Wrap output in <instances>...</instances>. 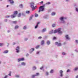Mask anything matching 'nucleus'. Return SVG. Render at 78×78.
<instances>
[{"instance_id":"obj_1","label":"nucleus","mask_w":78,"mask_h":78,"mask_svg":"<svg viewBox=\"0 0 78 78\" xmlns=\"http://www.w3.org/2000/svg\"><path fill=\"white\" fill-rule=\"evenodd\" d=\"M61 28H60L58 29L55 30L54 31V33L56 34L57 33H58L59 34H62V32L61 31Z\"/></svg>"},{"instance_id":"obj_2","label":"nucleus","mask_w":78,"mask_h":78,"mask_svg":"<svg viewBox=\"0 0 78 78\" xmlns=\"http://www.w3.org/2000/svg\"><path fill=\"white\" fill-rule=\"evenodd\" d=\"M45 6V5L44 4L43 5V6H41L39 8V9L38 11V12H40L41 11H44V6Z\"/></svg>"},{"instance_id":"obj_3","label":"nucleus","mask_w":78,"mask_h":78,"mask_svg":"<svg viewBox=\"0 0 78 78\" xmlns=\"http://www.w3.org/2000/svg\"><path fill=\"white\" fill-rule=\"evenodd\" d=\"M30 7L31 8H32V11H33V10H34L35 9V7H34V3L33 2H31L30 3Z\"/></svg>"},{"instance_id":"obj_4","label":"nucleus","mask_w":78,"mask_h":78,"mask_svg":"<svg viewBox=\"0 0 78 78\" xmlns=\"http://www.w3.org/2000/svg\"><path fill=\"white\" fill-rule=\"evenodd\" d=\"M59 19L62 22V23H65V21L64 20L66 19L67 18L66 17L64 18V17H61Z\"/></svg>"},{"instance_id":"obj_5","label":"nucleus","mask_w":78,"mask_h":78,"mask_svg":"<svg viewBox=\"0 0 78 78\" xmlns=\"http://www.w3.org/2000/svg\"><path fill=\"white\" fill-rule=\"evenodd\" d=\"M20 47L19 46H17L16 47V52L17 53H19V52H20Z\"/></svg>"},{"instance_id":"obj_6","label":"nucleus","mask_w":78,"mask_h":78,"mask_svg":"<svg viewBox=\"0 0 78 78\" xmlns=\"http://www.w3.org/2000/svg\"><path fill=\"white\" fill-rule=\"evenodd\" d=\"M55 45H56L57 46L61 47L62 46V44L61 43H58V42H56L55 43Z\"/></svg>"},{"instance_id":"obj_7","label":"nucleus","mask_w":78,"mask_h":78,"mask_svg":"<svg viewBox=\"0 0 78 78\" xmlns=\"http://www.w3.org/2000/svg\"><path fill=\"white\" fill-rule=\"evenodd\" d=\"M33 51H34V48H31L29 50V52L30 54H31V53H33Z\"/></svg>"},{"instance_id":"obj_8","label":"nucleus","mask_w":78,"mask_h":78,"mask_svg":"<svg viewBox=\"0 0 78 78\" xmlns=\"http://www.w3.org/2000/svg\"><path fill=\"white\" fill-rule=\"evenodd\" d=\"M24 59H25L23 58H19L18 59V62H19L20 61H24Z\"/></svg>"},{"instance_id":"obj_9","label":"nucleus","mask_w":78,"mask_h":78,"mask_svg":"<svg viewBox=\"0 0 78 78\" xmlns=\"http://www.w3.org/2000/svg\"><path fill=\"white\" fill-rule=\"evenodd\" d=\"M16 17V15H14V14L12 15L11 16V18H12V19H14V18H15Z\"/></svg>"},{"instance_id":"obj_10","label":"nucleus","mask_w":78,"mask_h":78,"mask_svg":"<svg viewBox=\"0 0 78 78\" xmlns=\"http://www.w3.org/2000/svg\"><path fill=\"white\" fill-rule=\"evenodd\" d=\"M62 73H63V71H62V70H61L60 71V76L61 77H62V76H63V75H62Z\"/></svg>"},{"instance_id":"obj_11","label":"nucleus","mask_w":78,"mask_h":78,"mask_svg":"<svg viewBox=\"0 0 78 78\" xmlns=\"http://www.w3.org/2000/svg\"><path fill=\"white\" fill-rule=\"evenodd\" d=\"M46 30H47L46 29V28H44V29L41 30V33H44V32H46Z\"/></svg>"},{"instance_id":"obj_12","label":"nucleus","mask_w":78,"mask_h":78,"mask_svg":"<svg viewBox=\"0 0 78 78\" xmlns=\"http://www.w3.org/2000/svg\"><path fill=\"white\" fill-rule=\"evenodd\" d=\"M65 37H66V39H67V40H70V37H69V35H66Z\"/></svg>"},{"instance_id":"obj_13","label":"nucleus","mask_w":78,"mask_h":78,"mask_svg":"<svg viewBox=\"0 0 78 78\" xmlns=\"http://www.w3.org/2000/svg\"><path fill=\"white\" fill-rule=\"evenodd\" d=\"M44 43L45 41H44V40H42L41 41V45H43L44 44Z\"/></svg>"},{"instance_id":"obj_14","label":"nucleus","mask_w":78,"mask_h":78,"mask_svg":"<svg viewBox=\"0 0 78 78\" xmlns=\"http://www.w3.org/2000/svg\"><path fill=\"white\" fill-rule=\"evenodd\" d=\"M54 33V32L53 30H51V31H49V34H53Z\"/></svg>"},{"instance_id":"obj_15","label":"nucleus","mask_w":78,"mask_h":78,"mask_svg":"<svg viewBox=\"0 0 78 78\" xmlns=\"http://www.w3.org/2000/svg\"><path fill=\"white\" fill-rule=\"evenodd\" d=\"M9 1L10 2V3L11 4H13V3H14V2L13 0H9Z\"/></svg>"},{"instance_id":"obj_16","label":"nucleus","mask_w":78,"mask_h":78,"mask_svg":"<svg viewBox=\"0 0 78 78\" xmlns=\"http://www.w3.org/2000/svg\"><path fill=\"white\" fill-rule=\"evenodd\" d=\"M13 14L14 15H17V14H18V12H17V11H15L13 13Z\"/></svg>"},{"instance_id":"obj_17","label":"nucleus","mask_w":78,"mask_h":78,"mask_svg":"<svg viewBox=\"0 0 78 78\" xmlns=\"http://www.w3.org/2000/svg\"><path fill=\"white\" fill-rule=\"evenodd\" d=\"M26 14H30V11H26Z\"/></svg>"},{"instance_id":"obj_18","label":"nucleus","mask_w":78,"mask_h":78,"mask_svg":"<svg viewBox=\"0 0 78 78\" xmlns=\"http://www.w3.org/2000/svg\"><path fill=\"white\" fill-rule=\"evenodd\" d=\"M44 19H48V16L47 15H46L44 17Z\"/></svg>"},{"instance_id":"obj_19","label":"nucleus","mask_w":78,"mask_h":78,"mask_svg":"<svg viewBox=\"0 0 78 78\" xmlns=\"http://www.w3.org/2000/svg\"><path fill=\"white\" fill-rule=\"evenodd\" d=\"M23 30H27V26H24L23 28Z\"/></svg>"},{"instance_id":"obj_20","label":"nucleus","mask_w":78,"mask_h":78,"mask_svg":"<svg viewBox=\"0 0 78 78\" xmlns=\"http://www.w3.org/2000/svg\"><path fill=\"white\" fill-rule=\"evenodd\" d=\"M21 65H22V66H25L26 65V63L24 62H22L21 63Z\"/></svg>"},{"instance_id":"obj_21","label":"nucleus","mask_w":78,"mask_h":78,"mask_svg":"<svg viewBox=\"0 0 78 78\" xmlns=\"http://www.w3.org/2000/svg\"><path fill=\"white\" fill-rule=\"evenodd\" d=\"M46 43L47 45H50V41H48Z\"/></svg>"},{"instance_id":"obj_22","label":"nucleus","mask_w":78,"mask_h":78,"mask_svg":"<svg viewBox=\"0 0 78 78\" xmlns=\"http://www.w3.org/2000/svg\"><path fill=\"white\" fill-rule=\"evenodd\" d=\"M8 53V50L5 51L3 52V53L4 54Z\"/></svg>"},{"instance_id":"obj_23","label":"nucleus","mask_w":78,"mask_h":78,"mask_svg":"<svg viewBox=\"0 0 78 78\" xmlns=\"http://www.w3.org/2000/svg\"><path fill=\"white\" fill-rule=\"evenodd\" d=\"M19 7H20V8H23V5L22 4L20 5Z\"/></svg>"},{"instance_id":"obj_24","label":"nucleus","mask_w":78,"mask_h":78,"mask_svg":"<svg viewBox=\"0 0 78 78\" xmlns=\"http://www.w3.org/2000/svg\"><path fill=\"white\" fill-rule=\"evenodd\" d=\"M5 44L3 43H0V47H2L3 45H4Z\"/></svg>"},{"instance_id":"obj_25","label":"nucleus","mask_w":78,"mask_h":78,"mask_svg":"<svg viewBox=\"0 0 78 78\" xmlns=\"http://www.w3.org/2000/svg\"><path fill=\"white\" fill-rule=\"evenodd\" d=\"M56 13L55 12H53L51 13V16H55Z\"/></svg>"},{"instance_id":"obj_26","label":"nucleus","mask_w":78,"mask_h":78,"mask_svg":"<svg viewBox=\"0 0 78 78\" xmlns=\"http://www.w3.org/2000/svg\"><path fill=\"white\" fill-rule=\"evenodd\" d=\"M78 70V68H76L73 69V70L74 71H77Z\"/></svg>"},{"instance_id":"obj_27","label":"nucleus","mask_w":78,"mask_h":78,"mask_svg":"<svg viewBox=\"0 0 78 78\" xmlns=\"http://www.w3.org/2000/svg\"><path fill=\"white\" fill-rule=\"evenodd\" d=\"M36 66L33 67V70H36Z\"/></svg>"},{"instance_id":"obj_28","label":"nucleus","mask_w":78,"mask_h":78,"mask_svg":"<svg viewBox=\"0 0 78 78\" xmlns=\"http://www.w3.org/2000/svg\"><path fill=\"white\" fill-rule=\"evenodd\" d=\"M22 15L24 17H25L26 16V15L24 13H22Z\"/></svg>"},{"instance_id":"obj_29","label":"nucleus","mask_w":78,"mask_h":78,"mask_svg":"<svg viewBox=\"0 0 78 78\" xmlns=\"http://www.w3.org/2000/svg\"><path fill=\"white\" fill-rule=\"evenodd\" d=\"M39 47H40V45H37L35 47V48L36 49H38V48H39Z\"/></svg>"},{"instance_id":"obj_30","label":"nucleus","mask_w":78,"mask_h":78,"mask_svg":"<svg viewBox=\"0 0 78 78\" xmlns=\"http://www.w3.org/2000/svg\"><path fill=\"white\" fill-rule=\"evenodd\" d=\"M56 27V24H53L52 25V27L53 28H54V27Z\"/></svg>"},{"instance_id":"obj_31","label":"nucleus","mask_w":78,"mask_h":78,"mask_svg":"<svg viewBox=\"0 0 78 78\" xmlns=\"http://www.w3.org/2000/svg\"><path fill=\"white\" fill-rule=\"evenodd\" d=\"M51 4L50 2H48L46 3V5H50Z\"/></svg>"},{"instance_id":"obj_32","label":"nucleus","mask_w":78,"mask_h":78,"mask_svg":"<svg viewBox=\"0 0 78 78\" xmlns=\"http://www.w3.org/2000/svg\"><path fill=\"white\" fill-rule=\"evenodd\" d=\"M50 73H53V69H51L50 71Z\"/></svg>"},{"instance_id":"obj_33","label":"nucleus","mask_w":78,"mask_h":78,"mask_svg":"<svg viewBox=\"0 0 78 78\" xmlns=\"http://www.w3.org/2000/svg\"><path fill=\"white\" fill-rule=\"evenodd\" d=\"M8 75H6L5 76L3 77L4 78H8Z\"/></svg>"},{"instance_id":"obj_34","label":"nucleus","mask_w":78,"mask_h":78,"mask_svg":"<svg viewBox=\"0 0 78 78\" xmlns=\"http://www.w3.org/2000/svg\"><path fill=\"white\" fill-rule=\"evenodd\" d=\"M18 17H20V16H21V13H19V14L18 15Z\"/></svg>"},{"instance_id":"obj_35","label":"nucleus","mask_w":78,"mask_h":78,"mask_svg":"<svg viewBox=\"0 0 78 78\" xmlns=\"http://www.w3.org/2000/svg\"><path fill=\"white\" fill-rule=\"evenodd\" d=\"M35 76H36V75H33L32 76V77L33 78H34V77H35Z\"/></svg>"},{"instance_id":"obj_36","label":"nucleus","mask_w":78,"mask_h":78,"mask_svg":"<svg viewBox=\"0 0 78 78\" xmlns=\"http://www.w3.org/2000/svg\"><path fill=\"white\" fill-rule=\"evenodd\" d=\"M11 17V16H5V17L6 18H9V17Z\"/></svg>"},{"instance_id":"obj_37","label":"nucleus","mask_w":78,"mask_h":78,"mask_svg":"<svg viewBox=\"0 0 78 78\" xmlns=\"http://www.w3.org/2000/svg\"><path fill=\"white\" fill-rule=\"evenodd\" d=\"M19 27V26H16L15 27V29H17Z\"/></svg>"},{"instance_id":"obj_38","label":"nucleus","mask_w":78,"mask_h":78,"mask_svg":"<svg viewBox=\"0 0 78 78\" xmlns=\"http://www.w3.org/2000/svg\"><path fill=\"white\" fill-rule=\"evenodd\" d=\"M35 17H38V14L36 13L35 15Z\"/></svg>"},{"instance_id":"obj_39","label":"nucleus","mask_w":78,"mask_h":78,"mask_svg":"<svg viewBox=\"0 0 78 78\" xmlns=\"http://www.w3.org/2000/svg\"><path fill=\"white\" fill-rule=\"evenodd\" d=\"M62 55H66V54L65 52H63L62 53Z\"/></svg>"},{"instance_id":"obj_40","label":"nucleus","mask_w":78,"mask_h":78,"mask_svg":"<svg viewBox=\"0 0 78 78\" xmlns=\"http://www.w3.org/2000/svg\"><path fill=\"white\" fill-rule=\"evenodd\" d=\"M37 27H38V26L37 25H36L35 26V29H36V28H37Z\"/></svg>"},{"instance_id":"obj_41","label":"nucleus","mask_w":78,"mask_h":78,"mask_svg":"<svg viewBox=\"0 0 78 78\" xmlns=\"http://www.w3.org/2000/svg\"><path fill=\"white\" fill-rule=\"evenodd\" d=\"M76 11L78 13V8H76Z\"/></svg>"},{"instance_id":"obj_42","label":"nucleus","mask_w":78,"mask_h":78,"mask_svg":"<svg viewBox=\"0 0 78 78\" xmlns=\"http://www.w3.org/2000/svg\"><path fill=\"white\" fill-rule=\"evenodd\" d=\"M13 23H17V21H15L13 22Z\"/></svg>"},{"instance_id":"obj_43","label":"nucleus","mask_w":78,"mask_h":78,"mask_svg":"<svg viewBox=\"0 0 78 78\" xmlns=\"http://www.w3.org/2000/svg\"><path fill=\"white\" fill-rule=\"evenodd\" d=\"M43 3H44V1H42L41 2H40V3L41 5H42V4H43Z\"/></svg>"},{"instance_id":"obj_44","label":"nucleus","mask_w":78,"mask_h":78,"mask_svg":"<svg viewBox=\"0 0 78 78\" xmlns=\"http://www.w3.org/2000/svg\"><path fill=\"white\" fill-rule=\"evenodd\" d=\"M15 77H16V78H19V76L18 75H16Z\"/></svg>"},{"instance_id":"obj_45","label":"nucleus","mask_w":78,"mask_h":78,"mask_svg":"<svg viewBox=\"0 0 78 78\" xmlns=\"http://www.w3.org/2000/svg\"><path fill=\"white\" fill-rule=\"evenodd\" d=\"M11 72H10L9 74H8V75H9L10 76H11Z\"/></svg>"},{"instance_id":"obj_46","label":"nucleus","mask_w":78,"mask_h":78,"mask_svg":"<svg viewBox=\"0 0 78 78\" xmlns=\"http://www.w3.org/2000/svg\"><path fill=\"white\" fill-rule=\"evenodd\" d=\"M32 18H33V16H31L29 19V20H31L32 19Z\"/></svg>"},{"instance_id":"obj_47","label":"nucleus","mask_w":78,"mask_h":78,"mask_svg":"<svg viewBox=\"0 0 78 78\" xmlns=\"http://www.w3.org/2000/svg\"><path fill=\"white\" fill-rule=\"evenodd\" d=\"M42 37H39L38 38V39H42Z\"/></svg>"},{"instance_id":"obj_48","label":"nucleus","mask_w":78,"mask_h":78,"mask_svg":"<svg viewBox=\"0 0 78 78\" xmlns=\"http://www.w3.org/2000/svg\"><path fill=\"white\" fill-rule=\"evenodd\" d=\"M39 73H36V75H36V76H38L39 75Z\"/></svg>"},{"instance_id":"obj_49","label":"nucleus","mask_w":78,"mask_h":78,"mask_svg":"<svg viewBox=\"0 0 78 78\" xmlns=\"http://www.w3.org/2000/svg\"><path fill=\"white\" fill-rule=\"evenodd\" d=\"M56 39V37H54L53 39V40H55V39Z\"/></svg>"},{"instance_id":"obj_50","label":"nucleus","mask_w":78,"mask_h":78,"mask_svg":"<svg viewBox=\"0 0 78 78\" xmlns=\"http://www.w3.org/2000/svg\"><path fill=\"white\" fill-rule=\"evenodd\" d=\"M28 40V38H25V40L26 41H27Z\"/></svg>"},{"instance_id":"obj_51","label":"nucleus","mask_w":78,"mask_h":78,"mask_svg":"<svg viewBox=\"0 0 78 78\" xmlns=\"http://www.w3.org/2000/svg\"><path fill=\"white\" fill-rule=\"evenodd\" d=\"M76 42L77 44H78V40H76Z\"/></svg>"},{"instance_id":"obj_52","label":"nucleus","mask_w":78,"mask_h":78,"mask_svg":"<svg viewBox=\"0 0 78 78\" xmlns=\"http://www.w3.org/2000/svg\"><path fill=\"white\" fill-rule=\"evenodd\" d=\"M44 68V66H42V68H40V70H42V69Z\"/></svg>"},{"instance_id":"obj_53","label":"nucleus","mask_w":78,"mask_h":78,"mask_svg":"<svg viewBox=\"0 0 78 78\" xmlns=\"http://www.w3.org/2000/svg\"><path fill=\"white\" fill-rule=\"evenodd\" d=\"M46 75H49L48 72H47L46 73Z\"/></svg>"},{"instance_id":"obj_54","label":"nucleus","mask_w":78,"mask_h":78,"mask_svg":"<svg viewBox=\"0 0 78 78\" xmlns=\"http://www.w3.org/2000/svg\"><path fill=\"white\" fill-rule=\"evenodd\" d=\"M70 72V70L69 69H68L67 70V72L68 73V72Z\"/></svg>"},{"instance_id":"obj_55","label":"nucleus","mask_w":78,"mask_h":78,"mask_svg":"<svg viewBox=\"0 0 78 78\" xmlns=\"http://www.w3.org/2000/svg\"><path fill=\"white\" fill-rule=\"evenodd\" d=\"M29 56V54H27L26 55V56Z\"/></svg>"},{"instance_id":"obj_56","label":"nucleus","mask_w":78,"mask_h":78,"mask_svg":"<svg viewBox=\"0 0 78 78\" xmlns=\"http://www.w3.org/2000/svg\"><path fill=\"white\" fill-rule=\"evenodd\" d=\"M5 22H7V21H8V20H7L6 19H5Z\"/></svg>"},{"instance_id":"obj_57","label":"nucleus","mask_w":78,"mask_h":78,"mask_svg":"<svg viewBox=\"0 0 78 78\" xmlns=\"http://www.w3.org/2000/svg\"><path fill=\"white\" fill-rule=\"evenodd\" d=\"M39 23H40V22H38V23H37V25H38H38H39Z\"/></svg>"},{"instance_id":"obj_58","label":"nucleus","mask_w":78,"mask_h":78,"mask_svg":"<svg viewBox=\"0 0 78 78\" xmlns=\"http://www.w3.org/2000/svg\"><path fill=\"white\" fill-rule=\"evenodd\" d=\"M15 44H16V43H15V42L13 43V45H15Z\"/></svg>"},{"instance_id":"obj_59","label":"nucleus","mask_w":78,"mask_h":78,"mask_svg":"<svg viewBox=\"0 0 78 78\" xmlns=\"http://www.w3.org/2000/svg\"><path fill=\"white\" fill-rule=\"evenodd\" d=\"M70 1V0H66V1L67 2H69Z\"/></svg>"},{"instance_id":"obj_60","label":"nucleus","mask_w":78,"mask_h":78,"mask_svg":"<svg viewBox=\"0 0 78 78\" xmlns=\"http://www.w3.org/2000/svg\"><path fill=\"white\" fill-rule=\"evenodd\" d=\"M39 51H37V55H38V54H39Z\"/></svg>"},{"instance_id":"obj_61","label":"nucleus","mask_w":78,"mask_h":78,"mask_svg":"<svg viewBox=\"0 0 78 78\" xmlns=\"http://www.w3.org/2000/svg\"><path fill=\"white\" fill-rule=\"evenodd\" d=\"M76 78H78V75H77L76 76Z\"/></svg>"},{"instance_id":"obj_62","label":"nucleus","mask_w":78,"mask_h":78,"mask_svg":"<svg viewBox=\"0 0 78 78\" xmlns=\"http://www.w3.org/2000/svg\"><path fill=\"white\" fill-rule=\"evenodd\" d=\"M7 44H8V45H7V47H8V46H9V43H8Z\"/></svg>"},{"instance_id":"obj_63","label":"nucleus","mask_w":78,"mask_h":78,"mask_svg":"<svg viewBox=\"0 0 78 78\" xmlns=\"http://www.w3.org/2000/svg\"><path fill=\"white\" fill-rule=\"evenodd\" d=\"M7 32H8V33H10V30H8Z\"/></svg>"},{"instance_id":"obj_64","label":"nucleus","mask_w":78,"mask_h":78,"mask_svg":"<svg viewBox=\"0 0 78 78\" xmlns=\"http://www.w3.org/2000/svg\"><path fill=\"white\" fill-rule=\"evenodd\" d=\"M69 78V77L68 76H66V77L65 78Z\"/></svg>"}]
</instances>
